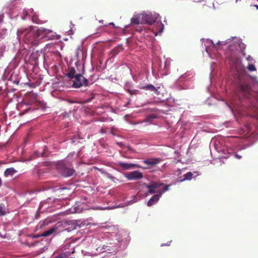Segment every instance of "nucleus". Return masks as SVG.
Masks as SVG:
<instances>
[{
	"mask_svg": "<svg viewBox=\"0 0 258 258\" xmlns=\"http://www.w3.org/2000/svg\"><path fill=\"white\" fill-rule=\"evenodd\" d=\"M18 32L21 33L22 36L25 38L26 43L36 44L40 39L47 37L52 31L44 28L35 29L31 27L21 31L20 30Z\"/></svg>",
	"mask_w": 258,
	"mask_h": 258,
	"instance_id": "1",
	"label": "nucleus"
},
{
	"mask_svg": "<svg viewBox=\"0 0 258 258\" xmlns=\"http://www.w3.org/2000/svg\"><path fill=\"white\" fill-rule=\"evenodd\" d=\"M56 168L60 174L64 177L72 176L75 172L74 169L68 168L63 161H59L57 163Z\"/></svg>",
	"mask_w": 258,
	"mask_h": 258,
	"instance_id": "2",
	"label": "nucleus"
},
{
	"mask_svg": "<svg viewBox=\"0 0 258 258\" xmlns=\"http://www.w3.org/2000/svg\"><path fill=\"white\" fill-rule=\"evenodd\" d=\"M69 221H61L58 222L54 226L51 228L50 229L45 231L43 232L41 234V236L43 237H47L51 234H53L54 232L57 231L58 230L59 232L60 231H61L62 230L60 229V228L61 227L66 228V226L69 225Z\"/></svg>",
	"mask_w": 258,
	"mask_h": 258,
	"instance_id": "3",
	"label": "nucleus"
},
{
	"mask_svg": "<svg viewBox=\"0 0 258 258\" xmlns=\"http://www.w3.org/2000/svg\"><path fill=\"white\" fill-rule=\"evenodd\" d=\"M74 79L75 81H74V83L72 85L73 87L75 88H79L83 86H88V81L87 79H86L81 74L76 75Z\"/></svg>",
	"mask_w": 258,
	"mask_h": 258,
	"instance_id": "4",
	"label": "nucleus"
},
{
	"mask_svg": "<svg viewBox=\"0 0 258 258\" xmlns=\"http://www.w3.org/2000/svg\"><path fill=\"white\" fill-rule=\"evenodd\" d=\"M157 17L158 15L156 14L142 13V20H144L146 23L149 25H152L154 23L157 19Z\"/></svg>",
	"mask_w": 258,
	"mask_h": 258,
	"instance_id": "5",
	"label": "nucleus"
},
{
	"mask_svg": "<svg viewBox=\"0 0 258 258\" xmlns=\"http://www.w3.org/2000/svg\"><path fill=\"white\" fill-rule=\"evenodd\" d=\"M163 184L159 182L151 181L149 184L145 183V187L149 189L150 194H153L156 192L155 189L159 188Z\"/></svg>",
	"mask_w": 258,
	"mask_h": 258,
	"instance_id": "6",
	"label": "nucleus"
},
{
	"mask_svg": "<svg viewBox=\"0 0 258 258\" xmlns=\"http://www.w3.org/2000/svg\"><path fill=\"white\" fill-rule=\"evenodd\" d=\"M125 177L128 180H135L142 179L143 177V174L141 172L138 170H136L130 172L126 174Z\"/></svg>",
	"mask_w": 258,
	"mask_h": 258,
	"instance_id": "7",
	"label": "nucleus"
},
{
	"mask_svg": "<svg viewBox=\"0 0 258 258\" xmlns=\"http://www.w3.org/2000/svg\"><path fill=\"white\" fill-rule=\"evenodd\" d=\"M118 165L122 168L123 169L125 170H128L132 168H141L142 169H149V167H143L142 166L139 165V164H133V163H128L123 162H119L118 163Z\"/></svg>",
	"mask_w": 258,
	"mask_h": 258,
	"instance_id": "8",
	"label": "nucleus"
},
{
	"mask_svg": "<svg viewBox=\"0 0 258 258\" xmlns=\"http://www.w3.org/2000/svg\"><path fill=\"white\" fill-rule=\"evenodd\" d=\"M158 194L153 196L147 203V206L150 207L154 205L155 203L157 202L160 199V197L162 195V192L161 190H158Z\"/></svg>",
	"mask_w": 258,
	"mask_h": 258,
	"instance_id": "9",
	"label": "nucleus"
},
{
	"mask_svg": "<svg viewBox=\"0 0 258 258\" xmlns=\"http://www.w3.org/2000/svg\"><path fill=\"white\" fill-rule=\"evenodd\" d=\"M162 160L160 158H150L143 161V162L147 165L152 167L159 163Z\"/></svg>",
	"mask_w": 258,
	"mask_h": 258,
	"instance_id": "10",
	"label": "nucleus"
},
{
	"mask_svg": "<svg viewBox=\"0 0 258 258\" xmlns=\"http://www.w3.org/2000/svg\"><path fill=\"white\" fill-rule=\"evenodd\" d=\"M239 88L241 92L243 94V95L244 96H246L250 92V87L248 84L245 83H240Z\"/></svg>",
	"mask_w": 258,
	"mask_h": 258,
	"instance_id": "11",
	"label": "nucleus"
},
{
	"mask_svg": "<svg viewBox=\"0 0 258 258\" xmlns=\"http://www.w3.org/2000/svg\"><path fill=\"white\" fill-rule=\"evenodd\" d=\"M142 19V13L138 14L134 16L131 19V23L135 24H139L140 23V19Z\"/></svg>",
	"mask_w": 258,
	"mask_h": 258,
	"instance_id": "12",
	"label": "nucleus"
},
{
	"mask_svg": "<svg viewBox=\"0 0 258 258\" xmlns=\"http://www.w3.org/2000/svg\"><path fill=\"white\" fill-rule=\"evenodd\" d=\"M143 90H150L151 91H154L156 93L158 94V90L153 85L149 84L146 86H143L141 88Z\"/></svg>",
	"mask_w": 258,
	"mask_h": 258,
	"instance_id": "13",
	"label": "nucleus"
},
{
	"mask_svg": "<svg viewBox=\"0 0 258 258\" xmlns=\"http://www.w3.org/2000/svg\"><path fill=\"white\" fill-rule=\"evenodd\" d=\"M17 171L14 168H9L5 170L4 175L5 176H12Z\"/></svg>",
	"mask_w": 258,
	"mask_h": 258,
	"instance_id": "14",
	"label": "nucleus"
},
{
	"mask_svg": "<svg viewBox=\"0 0 258 258\" xmlns=\"http://www.w3.org/2000/svg\"><path fill=\"white\" fill-rule=\"evenodd\" d=\"M76 70L74 68L69 69L67 76L70 79L74 78L76 76Z\"/></svg>",
	"mask_w": 258,
	"mask_h": 258,
	"instance_id": "15",
	"label": "nucleus"
},
{
	"mask_svg": "<svg viewBox=\"0 0 258 258\" xmlns=\"http://www.w3.org/2000/svg\"><path fill=\"white\" fill-rule=\"evenodd\" d=\"M193 174L191 172H188L184 175V178L181 181H184L186 180H190L192 178Z\"/></svg>",
	"mask_w": 258,
	"mask_h": 258,
	"instance_id": "16",
	"label": "nucleus"
},
{
	"mask_svg": "<svg viewBox=\"0 0 258 258\" xmlns=\"http://www.w3.org/2000/svg\"><path fill=\"white\" fill-rule=\"evenodd\" d=\"M157 117V115L155 114H151L147 116L145 120L146 122H149L152 119L156 118Z\"/></svg>",
	"mask_w": 258,
	"mask_h": 258,
	"instance_id": "17",
	"label": "nucleus"
},
{
	"mask_svg": "<svg viewBox=\"0 0 258 258\" xmlns=\"http://www.w3.org/2000/svg\"><path fill=\"white\" fill-rule=\"evenodd\" d=\"M121 49H122V48L121 47H120V46L116 47L112 51V53L113 55H117L120 52Z\"/></svg>",
	"mask_w": 258,
	"mask_h": 258,
	"instance_id": "18",
	"label": "nucleus"
},
{
	"mask_svg": "<svg viewBox=\"0 0 258 258\" xmlns=\"http://www.w3.org/2000/svg\"><path fill=\"white\" fill-rule=\"evenodd\" d=\"M48 223L46 221H41L39 223V224L37 225V228L42 229L43 227H44L46 225H47Z\"/></svg>",
	"mask_w": 258,
	"mask_h": 258,
	"instance_id": "19",
	"label": "nucleus"
},
{
	"mask_svg": "<svg viewBox=\"0 0 258 258\" xmlns=\"http://www.w3.org/2000/svg\"><path fill=\"white\" fill-rule=\"evenodd\" d=\"M247 69L250 71V72H252V71H256V68L254 66V65L252 64H249L248 66H247Z\"/></svg>",
	"mask_w": 258,
	"mask_h": 258,
	"instance_id": "20",
	"label": "nucleus"
},
{
	"mask_svg": "<svg viewBox=\"0 0 258 258\" xmlns=\"http://www.w3.org/2000/svg\"><path fill=\"white\" fill-rule=\"evenodd\" d=\"M6 212L5 209L2 207V205L0 206V216H4L6 214Z\"/></svg>",
	"mask_w": 258,
	"mask_h": 258,
	"instance_id": "21",
	"label": "nucleus"
},
{
	"mask_svg": "<svg viewBox=\"0 0 258 258\" xmlns=\"http://www.w3.org/2000/svg\"><path fill=\"white\" fill-rule=\"evenodd\" d=\"M211 42L213 44V47L215 48H217V46L218 45H220V44L223 45L225 44L224 42H220V41L218 42L216 44H214L213 43V41H211Z\"/></svg>",
	"mask_w": 258,
	"mask_h": 258,
	"instance_id": "22",
	"label": "nucleus"
},
{
	"mask_svg": "<svg viewBox=\"0 0 258 258\" xmlns=\"http://www.w3.org/2000/svg\"><path fill=\"white\" fill-rule=\"evenodd\" d=\"M107 246H105V245H103L101 248H100V247H99L97 248V250H98L99 249H100V250H102V252H104L106 250H108L109 249L108 248H107Z\"/></svg>",
	"mask_w": 258,
	"mask_h": 258,
	"instance_id": "23",
	"label": "nucleus"
},
{
	"mask_svg": "<svg viewBox=\"0 0 258 258\" xmlns=\"http://www.w3.org/2000/svg\"><path fill=\"white\" fill-rule=\"evenodd\" d=\"M169 185H165L162 188V190H161L162 193L169 190Z\"/></svg>",
	"mask_w": 258,
	"mask_h": 258,
	"instance_id": "24",
	"label": "nucleus"
},
{
	"mask_svg": "<svg viewBox=\"0 0 258 258\" xmlns=\"http://www.w3.org/2000/svg\"><path fill=\"white\" fill-rule=\"evenodd\" d=\"M68 255L64 253H61L57 256L55 258H67Z\"/></svg>",
	"mask_w": 258,
	"mask_h": 258,
	"instance_id": "25",
	"label": "nucleus"
},
{
	"mask_svg": "<svg viewBox=\"0 0 258 258\" xmlns=\"http://www.w3.org/2000/svg\"><path fill=\"white\" fill-rule=\"evenodd\" d=\"M138 92V91L136 90H128V92L131 94V95H133V94H137V93Z\"/></svg>",
	"mask_w": 258,
	"mask_h": 258,
	"instance_id": "26",
	"label": "nucleus"
},
{
	"mask_svg": "<svg viewBox=\"0 0 258 258\" xmlns=\"http://www.w3.org/2000/svg\"><path fill=\"white\" fill-rule=\"evenodd\" d=\"M246 59L247 61H250V62H252L253 60V58L250 55H248V56H247L246 57Z\"/></svg>",
	"mask_w": 258,
	"mask_h": 258,
	"instance_id": "27",
	"label": "nucleus"
},
{
	"mask_svg": "<svg viewBox=\"0 0 258 258\" xmlns=\"http://www.w3.org/2000/svg\"><path fill=\"white\" fill-rule=\"evenodd\" d=\"M235 157L238 159H241L242 158V156H240V155H239L238 154H235V155H234Z\"/></svg>",
	"mask_w": 258,
	"mask_h": 258,
	"instance_id": "28",
	"label": "nucleus"
},
{
	"mask_svg": "<svg viewBox=\"0 0 258 258\" xmlns=\"http://www.w3.org/2000/svg\"><path fill=\"white\" fill-rule=\"evenodd\" d=\"M68 101L69 102H70V103H77L78 102L76 101H74V100H68Z\"/></svg>",
	"mask_w": 258,
	"mask_h": 258,
	"instance_id": "29",
	"label": "nucleus"
},
{
	"mask_svg": "<svg viewBox=\"0 0 258 258\" xmlns=\"http://www.w3.org/2000/svg\"><path fill=\"white\" fill-rule=\"evenodd\" d=\"M91 100H92V98L88 99L86 100V102H89L91 101Z\"/></svg>",
	"mask_w": 258,
	"mask_h": 258,
	"instance_id": "30",
	"label": "nucleus"
},
{
	"mask_svg": "<svg viewBox=\"0 0 258 258\" xmlns=\"http://www.w3.org/2000/svg\"><path fill=\"white\" fill-rule=\"evenodd\" d=\"M40 236H41V235H36V236H34V237L38 238V237H39Z\"/></svg>",
	"mask_w": 258,
	"mask_h": 258,
	"instance_id": "31",
	"label": "nucleus"
},
{
	"mask_svg": "<svg viewBox=\"0 0 258 258\" xmlns=\"http://www.w3.org/2000/svg\"><path fill=\"white\" fill-rule=\"evenodd\" d=\"M243 55L246 56V53L245 52L243 53Z\"/></svg>",
	"mask_w": 258,
	"mask_h": 258,
	"instance_id": "32",
	"label": "nucleus"
},
{
	"mask_svg": "<svg viewBox=\"0 0 258 258\" xmlns=\"http://www.w3.org/2000/svg\"><path fill=\"white\" fill-rule=\"evenodd\" d=\"M1 184H2V179L0 178V186L1 185Z\"/></svg>",
	"mask_w": 258,
	"mask_h": 258,
	"instance_id": "33",
	"label": "nucleus"
},
{
	"mask_svg": "<svg viewBox=\"0 0 258 258\" xmlns=\"http://www.w3.org/2000/svg\"><path fill=\"white\" fill-rule=\"evenodd\" d=\"M65 230H68V231H70V230H69V228H66V229H65Z\"/></svg>",
	"mask_w": 258,
	"mask_h": 258,
	"instance_id": "34",
	"label": "nucleus"
},
{
	"mask_svg": "<svg viewBox=\"0 0 258 258\" xmlns=\"http://www.w3.org/2000/svg\"><path fill=\"white\" fill-rule=\"evenodd\" d=\"M254 6H255V7L256 8V9L258 10V5H255Z\"/></svg>",
	"mask_w": 258,
	"mask_h": 258,
	"instance_id": "35",
	"label": "nucleus"
},
{
	"mask_svg": "<svg viewBox=\"0 0 258 258\" xmlns=\"http://www.w3.org/2000/svg\"><path fill=\"white\" fill-rule=\"evenodd\" d=\"M2 236V234L0 232V237Z\"/></svg>",
	"mask_w": 258,
	"mask_h": 258,
	"instance_id": "36",
	"label": "nucleus"
}]
</instances>
